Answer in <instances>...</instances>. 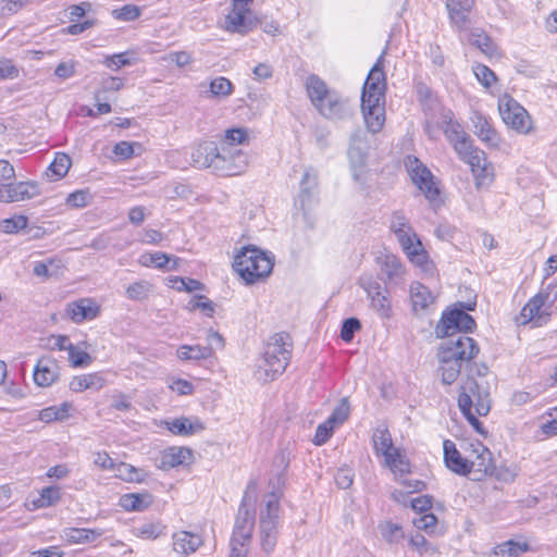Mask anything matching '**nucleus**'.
I'll use <instances>...</instances> for the list:
<instances>
[{"label":"nucleus","instance_id":"62","mask_svg":"<svg viewBox=\"0 0 557 557\" xmlns=\"http://www.w3.org/2000/svg\"><path fill=\"white\" fill-rule=\"evenodd\" d=\"M247 140V132L244 128L227 129L221 145L237 147Z\"/></svg>","mask_w":557,"mask_h":557},{"label":"nucleus","instance_id":"50","mask_svg":"<svg viewBox=\"0 0 557 557\" xmlns=\"http://www.w3.org/2000/svg\"><path fill=\"white\" fill-rule=\"evenodd\" d=\"M463 362L454 360L451 362H441L442 382L446 385L453 384L459 376Z\"/></svg>","mask_w":557,"mask_h":557},{"label":"nucleus","instance_id":"10","mask_svg":"<svg viewBox=\"0 0 557 557\" xmlns=\"http://www.w3.org/2000/svg\"><path fill=\"white\" fill-rule=\"evenodd\" d=\"M498 110L505 124L523 134L530 132V115L513 98L510 96L500 98Z\"/></svg>","mask_w":557,"mask_h":557},{"label":"nucleus","instance_id":"56","mask_svg":"<svg viewBox=\"0 0 557 557\" xmlns=\"http://www.w3.org/2000/svg\"><path fill=\"white\" fill-rule=\"evenodd\" d=\"M69 362L73 368H84L91 364L92 357L73 345V350L69 351Z\"/></svg>","mask_w":557,"mask_h":557},{"label":"nucleus","instance_id":"16","mask_svg":"<svg viewBox=\"0 0 557 557\" xmlns=\"http://www.w3.org/2000/svg\"><path fill=\"white\" fill-rule=\"evenodd\" d=\"M39 194L36 182L8 183L0 186V201L7 203L29 200Z\"/></svg>","mask_w":557,"mask_h":557},{"label":"nucleus","instance_id":"2","mask_svg":"<svg viewBox=\"0 0 557 557\" xmlns=\"http://www.w3.org/2000/svg\"><path fill=\"white\" fill-rule=\"evenodd\" d=\"M255 503H256V484L250 482L244 493L242 503L235 518L233 534L231 539L230 557H246L248 546L251 541L252 531L255 529Z\"/></svg>","mask_w":557,"mask_h":557},{"label":"nucleus","instance_id":"51","mask_svg":"<svg viewBox=\"0 0 557 557\" xmlns=\"http://www.w3.org/2000/svg\"><path fill=\"white\" fill-rule=\"evenodd\" d=\"M350 406L346 397L342 398L337 406L334 408L327 420L335 426L343 424L349 417Z\"/></svg>","mask_w":557,"mask_h":557},{"label":"nucleus","instance_id":"17","mask_svg":"<svg viewBox=\"0 0 557 557\" xmlns=\"http://www.w3.org/2000/svg\"><path fill=\"white\" fill-rule=\"evenodd\" d=\"M370 97L361 99V111L368 131L376 134L385 123V100H371Z\"/></svg>","mask_w":557,"mask_h":557},{"label":"nucleus","instance_id":"14","mask_svg":"<svg viewBox=\"0 0 557 557\" xmlns=\"http://www.w3.org/2000/svg\"><path fill=\"white\" fill-rule=\"evenodd\" d=\"M315 109L329 120H345L352 115V108L348 99L333 90Z\"/></svg>","mask_w":557,"mask_h":557},{"label":"nucleus","instance_id":"18","mask_svg":"<svg viewBox=\"0 0 557 557\" xmlns=\"http://www.w3.org/2000/svg\"><path fill=\"white\" fill-rule=\"evenodd\" d=\"M474 0H447L446 9L451 26L458 32H465L471 23L470 14Z\"/></svg>","mask_w":557,"mask_h":557},{"label":"nucleus","instance_id":"22","mask_svg":"<svg viewBox=\"0 0 557 557\" xmlns=\"http://www.w3.org/2000/svg\"><path fill=\"white\" fill-rule=\"evenodd\" d=\"M257 23L258 18L252 16L250 10L238 7V4H236V8L233 7V10L225 17L226 29L242 35L250 32Z\"/></svg>","mask_w":557,"mask_h":557},{"label":"nucleus","instance_id":"33","mask_svg":"<svg viewBox=\"0 0 557 557\" xmlns=\"http://www.w3.org/2000/svg\"><path fill=\"white\" fill-rule=\"evenodd\" d=\"M191 458V450L186 447H170L162 453L161 469H171L187 463Z\"/></svg>","mask_w":557,"mask_h":557},{"label":"nucleus","instance_id":"37","mask_svg":"<svg viewBox=\"0 0 557 557\" xmlns=\"http://www.w3.org/2000/svg\"><path fill=\"white\" fill-rule=\"evenodd\" d=\"M372 441L374 451L376 455H382L384 460L391 458V454L397 449L394 447L391 433L386 428H377L373 433Z\"/></svg>","mask_w":557,"mask_h":557},{"label":"nucleus","instance_id":"63","mask_svg":"<svg viewBox=\"0 0 557 557\" xmlns=\"http://www.w3.org/2000/svg\"><path fill=\"white\" fill-rule=\"evenodd\" d=\"M336 426L331 423L329 420L319 424L314 435V444L323 445L329 441V438L333 435L334 429Z\"/></svg>","mask_w":557,"mask_h":557},{"label":"nucleus","instance_id":"6","mask_svg":"<svg viewBox=\"0 0 557 557\" xmlns=\"http://www.w3.org/2000/svg\"><path fill=\"white\" fill-rule=\"evenodd\" d=\"M248 166L247 154L238 147L220 145L213 162V172L220 176L243 174Z\"/></svg>","mask_w":557,"mask_h":557},{"label":"nucleus","instance_id":"42","mask_svg":"<svg viewBox=\"0 0 557 557\" xmlns=\"http://www.w3.org/2000/svg\"><path fill=\"white\" fill-rule=\"evenodd\" d=\"M72 404L64 401L59 406L44 408L38 413V419L42 422L50 423L53 421H63L69 418Z\"/></svg>","mask_w":557,"mask_h":557},{"label":"nucleus","instance_id":"9","mask_svg":"<svg viewBox=\"0 0 557 557\" xmlns=\"http://www.w3.org/2000/svg\"><path fill=\"white\" fill-rule=\"evenodd\" d=\"M468 476L473 481H482L494 474L495 466L492 451L480 442L471 443L468 446Z\"/></svg>","mask_w":557,"mask_h":557},{"label":"nucleus","instance_id":"52","mask_svg":"<svg viewBox=\"0 0 557 557\" xmlns=\"http://www.w3.org/2000/svg\"><path fill=\"white\" fill-rule=\"evenodd\" d=\"M209 88L213 97H227L233 92V84L223 76L214 78L210 83Z\"/></svg>","mask_w":557,"mask_h":557},{"label":"nucleus","instance_id":"43","mask_svg":"<svg viewBox=\"0 0 557 557\" xmlns=\"http://www.w3.org/2000/svg\"><path fill=\"white\" fill-rule=\"evenodd\" d=\"M171 257L164 252L157 251L151 253H144L139 257V263L144 267H156L157 269H176V260L172 265H169Z\"/></svg>","mask_w":557,"mask_h":557},{"label":"nucleus","instance_id":"3","mask_svg":"<svg viewBox=\"0 0 557 557\" xmlns=\"http://www.w3.org/2000/svg\"><path fill=\"white\" fill-rule=\"evenodd\" d=\"M458 406L473 429L478 433L486 435L483 424L479 421L478 416L484 417L491 410L488 392L485 389L482 391L476 381L469 380L466 385L462 386V392L459 394Z\"/></svg>","mask_w":557,"mask_h":557},{"label":"nucleus","instance_id":"7","mask_svg":"<svg viewBox=\"0 0 557 557\" xmlns=\"http://www.w3.org/2000/svg\"><path fill=\"white\" fill-rule=\"evenodd\" d=\"M479 352V346L472 337L466 334L448 337L440 347L437 357L440 362H451L458 360L468 362Z\"/></svg>","mask_w":557,"mask_h":557},{"label":"nucleus","instance_id":"15","mask_svg":"<svg viewBox=\"0 0 557 557\" xmlns=\"http://www.w3.org/2000/svg\"><path fill=\"white\" fill-rule=\"evenodd\" d=\"M442 125L447 140L453 145L455 151L457 153L465 152L472 140L463 127L454 119V113L450 110H443Z\"/></svg>","mask_w":557,"mask_h":557},{"label":"nucleus","instance_id":"23","mask_svg":"<svg viewBox=\"0 0 557 557\" xmlns=\"http://www.w3.org/2000/svg\"><path fill=\"white\" fill-rule=\"evenodd\" d=\"M444 463L454 473L462 476H468L470 470L468 468V447L462 454L457 449L456 444L450 440H445L443 443Z\"/></svg>","mask_w":557,"mask_h":557},{"label":"nucleus","instance_id":"35","mask_svg":"<svg viewBox=\"0 0 557 557\" xmlns=\"http://www.w3.org/2000/svg\"><path fill=\"white\" fill-rule=\"evenodd\" d=\"M103 534L101 529L67 528L63 530L62 537L72 544L91 543Z\"/></svg>","mask_w":557,"mask_h":557},{"label":"nucleus","instance_id":"64","mask_svg":"<svg viewBox=\"0 0 557 557\" xmlns=\"http://www.w3.org/2000/svg\"><path fill=\"white\" fill-rule=\"evenodd\" d=\"M187 307L191 311L199 309V310L206 312V314L209 317H211L212 313L214 312V306H213L212 301L202 295L196 296L194 299H191L188 302Z\"/></svg>","mask_w":557,"mask_h":557},{"label":"nucleus","instance_id":"4","mask_svg":"<svg viewBox=\"0 0 557 557\" xmlns=\"http://www.w3.org/2000/svg\"><path fill=\"white\" fill-rule=\"evenodd\" d=\"M273 260L255 246L243 247L235 256L233 268L246 284H253L270 275Z\"/></svg>","mask_w":557,"mask_h":557},{"label":"nucleus","instance_id":"34","mask_svg":"<svg viewBox=\"0 0 557 557\" xmlns=\"http://www.w3.org/2000/svg\"><path fill=\"white\" fill-rule=\"evenodd\" d=\"M306 90L314 108L322 102L333 90L329 89L325 82L315 74H310L306 78Z\"/></svg>","mask_w":557,"mask_h":557},{"label":"nucleus","instance_id":"32","mask_svg":"<svg viewBox=\"0 0 557 557\" xmlns=\"http://www.w3.org/2000/svg\"><path fill=\"white\" fill-rule=\"evenodd\" d=\"M290 462V453L287 449H281L273 458L272 462V475L269 484L272 485L274 490H280V487L284 483V474L289 467Z\"/></svg>","mask_w":557,"mask_h":557},{"label":"nucleus","instance_id":"29","mask_svg":"<svg viewBox=\"0 0 557 557\" xmlns=\"http://www.w3.org/2000/svg\"><path fill=\"white\" fill-rule=\"evenodd\" d=\"M474 134L490 147H496L499 138L497 132L493 128L490 120L480 112H474L471 117Z\"/></svg>","mask_w":557,"mask_h":557},{"label":"nucleus","instance_id":"30","mask_svg":"<svg viewBox=\"0 0 557 557\" xmlns=\"http://www.w3.org/2000/svg\"><path fill=\"white\" fill-rule=\"evenodd\" d=\"M380 269L389 283H396L404 278L405 267L395 255L386 253L377 258Z\"/></svg>","mask_w":557,"mask_h":557},{"label":"nucleus","instance_id":"58","mask_svg":"<svg viewBox=\"0 0 557 557\" xmlns=\"http://www.w3.org/2000/svg\"><path fill=\"white\" fill-rule=\"evenodd\" d=\"M170 283H181V286L172 285L178 292H195L203 288V284L195 278H184L180 276H173L169 278Z\"/></svg>","mask_w":557,"mask_h":557},{"label":"nucleus","instance_id":"5","mask_svg":"<svg viewBox=\"0 0 557 557\" xmlns=\"http://www.w3.org/2000/svg\"><path fill=\"white\" fill-rule=\"evenodd\" d=\"M280 493L278 490L268 493L259 509V531L263 552H273L278 534L280 524Z\"/></svg>","mask_w":557,"mask_h":557},{"label":"nucleus","instance_id":"40","mask_svg":"<svg viewBox=\"0 0 557 557\" xmlns=\"http://www.w3.org/2000/svg\"><path fill=\"white\" fill-rule=\"evenodd\" d=\"M166 428L175 435H193L205 429L200 421L193 423L188 418H178L173 421L166 422Z\"/></svg>","mask_w":557,"mask_h":557},{"label":"nucleus","instance_id":"57","mask_svg":"<svg viewBox=\"0 0 557 557\" xmlns=\"http://www.w3.org/2000/svg\"><path fill=\"white\" fill-rule=\"evenodd\" d=\"M28 219L25 215H14L12 218L4 219L1 222V228L4 233L12 234L27 226Z\"/></svg>","mask_w":557,"mask_h":557},{"label":"nucleus","instance_id":"39","mask_svg":"<svg viewBox=\"0 0 557 557\" xmlns=\"http://www.w3.org/2000/svg\"><path fill=\"white\" fill-rule=\"evenodd\" d=\"M469 41L487 57H494L497 54L496 44L484 30L480 28L471 30Z\"/></svg>","mask_w":557,"mask_h":557},{"label":"nucleus","instance_id":"26","mask_svg":"<svg viewBox=\"0 0 557 557\" xmlns=\"http://www.w3.org/2000/svg\"><path fill=\"white\" fill-rule=\"evenodd\" d=\"M59 377V367L54 359L42 357L34 369V381L38 386L48 387Z\"/></svg>","mask_w":557,"mask_h":557},{"label":"nucleus","instance_id":"31","mask_svg":"<svg viewBox=\"0 0 557 557\" xmlns=\"http://www.w3.org/2000/svg\"><path fill=\"white\" fill-rule=\"evenodd\" d=\"M106 382L104 376L99 372L76 375L70 382V389L75 393L86 389L99 391L106 385Z\"/></svg>","mask_w":557,"mask_h":557},{"label":"nucleus","instance_id":"20","mask_svg":"<svg viewBox=\"0 0 557 557\" xmlns=\"http://www.w3.org/2000/svg\"><path fill=\"white\" fill-rule=\"evenodd\" d=\"M548 297V294L542 293L532 297L521 310V323L525 324L534 321L536 325H541L546 322L549 317L548 308L545 307Z\"/></svg>","mask_w":557,"mask_h":557},{"label":"nucleus","instance_id":"53","mask_svg":"<svg viewBox=\"0 0 557 557\" xmlns=\"http://www.w3.org/2000/svg\"><path fill=\"white\" fill-rule=\"evenodd\" d=\"M113 472L115 473V476H117L126 482L140 481L138 470L135 467H133L132 465H128L126 462L115 463V466L113 468Z\"/></svg>","mask_w":557,"mask_h":557},{"label":"nucleus","instance_id":"11","mask_svg":"<svg viewBox=\"0 0 557 557\" xmlns=\"http://www.w3.org/2000/svg\"><path fill=\"white\" fill-rule=\"evenodd\" d=\"M360 286L366 290L370 299V307L377 315L382 319H389L392 317V302L387 288L372 277H362Z\"/></svg>","mask_w":557,"mask_h":557},{"label":"nucleus","instance_id":"25","mask_svg":"<svg viewBox=\"0 0 557 557\" xmlns=\"http://www.w3.org/2000/svg\"><path fill=\"white\" fill-rule=\"evenodd\" d=\"M403 250L412 263L423 265L426 262V255L422 248L421 242L411 231L401 233L396 236Z\"/></svg>","mask_w":557,"mask_h":557},{"label":"nucleus","instance_id":"41","mask_svg":"<svg viewBox=\"0 0 557 557\" xmlns=\"http://www.w3.org/2000/svg\"><path fill=\"white\" fill-rule=\"evenodd\" d=\"M71 163V158L66 153L58 152L46 171L47 177L51 181L64 177L70 170Z\"/></svg>","mask_w":557,"mask_h":557},{"label":"nucleus","instance_id":"24","mask_svg":"<svg viewBox=\"0 0 557 557\" xmlns=\"http://www.w3.org/2000/svg\"><path fill=\"white\" fill-rule=\"evenodd\" d=\"M100 308L91 298H81L66 305L65 313L74 323L94 320L99 315Z\"/></svg>","mask_w":557,"mask_h":557},{"label":"nucleus","instance_id":"13","mask_svg":"<svg viewBox=\"0 0 557 557\" xmlns=\"http://www.w3.org/2000/svg\"><path fill=\"white\" fill-rule=\"evenodd\" d=\"M384 53L380 55L375 64L370 70L363 84L361 99L367 100L369 96L371 100H385L386 77L383 71Z\"/></svg>","mask_w":557,"mask_h":557},{"label":"nucleus","instance_id":"54","mask_svg":"<svg viewBox=\"0 0 557 557\" xmlns=\"http://www.w3.org/2000/svg\"><path fill=\"white\" fill-rule=\"evenodd\" d=\"M141 14V9L135 4H125L120 9L112 11L114 18L125 22L137 20Z\"/></svg>","mask_w":557,"mask_h":557},{"label":"nucleus","instance_id":"36","mask_svg":"<svg viewBox=\"0 0 557 557\" xmlns=\"http://www.w3.org/2000/svg\"><path fill=\"white\" fill-rule=\"evenodd\" d=\"M410 298L414 312L428 309L435 299L431 290L419 282H412L410 284Z\"/></svg>","mask_w":557,"mask_h":557},{"label":"nucleus","instance_id":"1","mask_svg":"<svg viewBox=\"0 0 557 557\" xmlns=\"http://www.w3.org/2000/svg\"><path fill=\"white\" fill-rule=\"evenodd\" d=\"M292 349L293 345L287 333H276L271 336L258 361L255 371L256 379L267 383L281 375L290 361Z\"/></svg>","mask_w":557,"mask_h":557},{"label":"nucleus","instance_id":"12","mask_svg":"<svg viewBox=\"0 0 557 557\" xmlns=\"http://www.w3.org/2000/svg\"><path fill=\"white\" fill-rule=\"evenodd\" d=\"M407 166L413 183L423 193L425 198L431 202L436 201L440 196V189L433 181L434 177L431 171L417 158H409Z\"/></svg>","mask_w":557,"mask_h":557},{"label":"nucleus","instance_id":"44","mask_svg":"<svg viewBox=\"0 0 557 557\" xmlns=\"http://www.w3.org/2000/svg\"><path fill=\"white\" fill-rule=\"evenodd\" d=\"M529 549L527 542H519L509 540L498 544L494 548V555L496 557H518Z\"/></svg>","mask_w":557,"mask_h":557},{"label":"nucleus","instance_id":"48","mask_svg":"<svg viewBox=\"0 0 557 557\" xmlns=\"http://www.w3.org/2000/svg\"><path fill=\"white\" fill-rule=\"evenodd\" d=\"M61 498L60 488L58 486L44 487L39 494V497L34 499V506L36 508H47L57 504Z\"/></svg>","mask_w":557,"mask_h":557},{"label":"nucleus","instance_id":"49","mask_svg":"<svg viewBox=\"0 0 557 557\" xmlns=\"http://www.w3.org/2000/svg\"><path fill=\"white\" fill-rule=\"evenodd\" d=\"M124 87V79L121 77L109 76L103 78L100 83V87L95 92L96 101L107 99L106 94L112 91H119Z\"/></svg>","mask_w":557,"mask_h":557},{"label":"nucleus","instance_id":"55","mask_svg":"<svg viewBox=\"0 0 557 557\" xmlns=\"http://www.w3.org/2000/svg\"><path fill=\"white\" fill-rule=\"evenodd\" d=\"M149 293L150 284L146 281L135 282L126 288V296L131 300H143Z\"/></svg>","mask_w":557,"mask_h":557},{"label":"nucleus","instance_id":"27","mask_svg":"<svg viewBox=\"0 0 557 557\" xmlns=\"http://www.w3.org/2000/svg\"><path fill=\"white\" fill-rule=\"evenodd\" d=\"M173 550L182 557L194 554L203 543L201 536L188 531H177L172 536Z\"/></svg>","mask_w":557,"mask_h":557},{"label":"nucleus","instance_id":"8","mask_svg":"<svg viewBox=\"0 0 557 557\" xmlns=\"http://www.w3.org/2000/svg\"><path fill=\"white\" fill-rule=\"evenodd\" d=\"M474 319L462 309H451L444 312L442 319L435 326L437 337H453L461 332H472L475 327Z\"/></svg>","mask_w":557,"mask_h":557},{"label":"nucleus","instance_id":"28","mask_svg":"<svg viewBox=\"0 0 557 557\" xmlns=\"http://www.w3.org/2000/svg\"><path fill=\"white\" fill-rule=\"evenodd\" d=\"M216 147L218 144L214 141H203L197 145L190 153L191 164L197 169H211L213 171Z\"/></svg>","mask_w":557,"mask_h":557},{"label":"nucleus","instance_id":"59","mask_svg":"<svg viewBox=\"0 0 557 557\" xmlns=\"http://www.w3.org/2000/svg\"><path fill=\"white\" fill-rule=\"evenodd\" d=\"M474 74L485 88H490L497 79L495 73L484 64H476L474 66Z\"/></svg>","mask_w":557,"mask_h":557},{"label":"nucleus","instance_id":"60","mask_svg":"<svg viewBox=\"0 0 557 557\" xmlns=\"http://www.w3.org/2000/svg\"><path fill=\"white\" fill-rule=\"evenodd\" d=\"M361 329V323L357 318H348L344 320L341 329V338L349 343L352 341L355 333Z\"/></svg>","mask_w":557,"mask_h":557},{"label":"nucleus","instance_id":"38","mask_svg":"<svg viewBox=\"0 0 557 557\" xmlns=\"http://www.w3.org/2000/svg\"><path fill=\"white\" fill-rule=\"evenodd\" d=\"M212 348L201 345H182L176 350V356L182 361H200L212 356Z\"/></svg>","mask_w":557,"mask_h":557},{"label":"nucleus","instance_id":"47","mask_svg":"<svg viewBox=\"0 0 557 557\" xmlns=\"http://www.w3.org/2000/svg\"><path fill=\"white\" fill-rule=\"evenodd\" d=\"M391 458L385 459V465L395 475L403 476L410 472V463L406 455L398 448L391 454Z\"/></svg>","mask_w":557,"mask_h":557},{"label":"nucleus","instance_id":"61","mask_svg":"<svg viewBox=\"0 0 557 557\" xmlns=\"http://www.w3.org/2000/svg\"><path fill=\"white\" fill-rule=\"evenodd\" d=\"M164 527L160 523H145L137 529V535L144 540H156L163 534Z\"/></svg>","mask_w":557,"mask_h":557},{"label":"nucleus","instance_id":"19","mask_svg":"<svg viewBox=\"0 0 557 557\" xmlns=\"http://www.w3.org/2000/svg\"><path fill=\"white\" fill-rule=\"evenodd\" d=\"M318 189V173L312 168L307 169L300 181V190L297 199L299 208L304 212V218L309 222L308 211L311 205L314 202L315 194Z\"/></svg>","mask_w":557,"mask_h":557},{"label":"nucleus","instance_id":"46","mask_svg":"<svg viewBox=\"0 0 557 557\" xmlns=\"http://www.w3.org/2000/svg\"><path fill=\"white\" fill-rule=\"evenodd\" d=\"M151 503L147 494H125L120 498V505L127 511H141Z\"/></svg>","mask_w":557,"mask_h":557},{"label":"nucleus","instance_id":"45","mask_svg":"<svg viewBox=\"0 0 557 557\" xmlns=\"http://www.w3.org/2000/svg\"><path fill=\"white\" fill-rule=\"evenodd\" d=\"M379 530L382 537L391 545L399 544L406 537L403 527L392 521L380 523Z\"/></svg>","mask_w":557,"mask_h":557},{"label":"nucleus","instance_id":"21","mask_svg":"<svg viewBox=\"0 0 557 557\" xmlns=\"http://www.w3.org/2000/svg\"><path fill=\"white\" fill-rule=\"evenodd\" d=\"M457 154L471 166V171L480 180L479 184L484 183L490 177L491 171L485 152L474 147L472 141L469 144V148L465 149V152H458Z\"/></svg>","mask_w":557,"mask_h":557}]
</instances>
